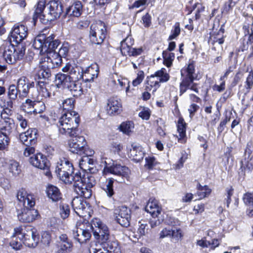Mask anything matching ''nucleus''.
I'll use <instances>...</instances> for the list:
<instances>
[{"instance_id":"nucleus-1","label":"nucleus","mask_w":253,"mask_h":253,"mask_svg":"<svg viewBox=\"0 0 253 253\" xmlns=\"http://www.w3.org/2000/svg\"><path fill=\"white\" fill-rule=\"evenodd\" d=\"M80 121V119L78 113L62 112L57 126L60 133L72 136L76 134L78 131Z\"/></svg>"},{"instance_id":"nucleus-2","label":"nucleus","mask_w":253,"mask_h":253,"mask_svg":"<svg viewBox=\"0 0 253 253\" xmlns=\"http://www.w3.org/2000/svg\"><path fill=\"white\" fill-rule=\"evenodd\" d=\"M73 182L74 190L80 197L85 199L90 198L92 195L91 188L95 183L94 177L88 174L82 177L81 173H76Z\"/></svg>"},{"instance_id":"nucleus-3","label":"nucleus","mask_w":253,"mask_h":253,"mask_svg":"<svg viewBox=\"0 0 253 253\" xmlns=\"http://www.w3.org/2000/svg\"><path fill=\"white\" fill-rule=\"evenodd\" d=\"M181 82L179 84V95H182L190 89L199 93L198 84L194 83L197 80V75L195 73V67L193 63H190L185 70L181 71Z\"/></svg>"},{"instance_id":"nucleus-4","label":"nucleus","mask_w":253,"mask_h":253,"mask_svg":"<svg viewBox=\"0 0 253 253\" xmlns=\"http://www.w3.org/2000/svg\"><path fill=\"white\" fill-rule=\"evenodd\" d=\"M25 50V46L22 44L14 46L10 43L7 42L0 47V53L8 64H13L23 58Z\"/></svg>"},{"instance_id":"nucleus-5","label":"nucleus","mask_w":253,"mask_h":253,"mask_svg":"<svg viewBox=\"0 0 253 253\" xmlns=\"http://www.w3.org/2000/svg\"><path fill=\"white\" fill-rule=\"evenodd\" d=\"M74 170L73 164L64 158L57 162L55 172L60 180L65 183L71 184L75 177Z\"/></svg>"},{"instance_id":"nucleus-6","label":"nucleus","mask_w":253,"mask_h":253,"mask_svg":"<svg viewBox=\"0 0 253 253\" xmlns=\"http://www.w3.org/2000/svg\"><path fill=\"white\" fill-rule=\"evenodd\" d=\"M15 235L20 239L23 238V243L29 248H35L39 242V238L36 234V229L31 226H19L14 228Z\"/></svg>"},{"instance_id":"nucleus-7","label":"nucleus","mask_w":253,"mask_h":253,"mask_svg":"<svg viewBox=\"0 0 253 253\" xmlns=\"http://www.w3.org/2000/svg\"><path fill=\"white\" fill-rule=\"evenodd\" d=\"M56 82L59 87L62 86L68 88L74 96H80L83 94L84 90L80 80L70 81L69 78L66 77L62 73H59L56 76Z\"/></svg>"},{"instance_id":"nucleus-8","label":"nucleus","mask_w":253,"mask_h":253,"mask_svg":"<svg viewBox=\"0 0 253 253\" xmlns=\"http://www.w3.org/2000/svg\"><path fill=\"white\" fill-rule=\"evenodd\" d=\"M63 12V6L58 0H51L47 4V8L44 14L41 16V22L47 24L49 22L59 18Z\"/></svg>"},{"instance_id":"nucleus-9","label":"nucleus","mask_w":253,"mask_h":253,"mask_svg":"<svg viewBox=\"0 0 253 253\" xmlns=\"http://www.w3.org/2000/svg\"><path fill=\"white\" fill-rule=\"evenodd\" d=\"M54 68L51 58L44 57L41 59L39 65L35 68L34 74L39 79H48L51 75V70Z\"/></svg>"},{"instance_id":"nucleus-10","label":"nucleus","mask_w":253,"mask_h":253,"mask_svg":"<svg viewBox=\"0 0 253 253\" xmlns=\"http://www.w3.org/2000/svg\"><path fill=\"white\" fill-rule=\"evenodd\" d=\"M106 29L105 24L102 21H98L92 24L90 28V42L95 44H101L106 37Z\"/></svg>"},{"instance_id":"nucleus-11","label":"nucleus","mask_w":253,"mask_h":253,"mask_svg":"<svg viewBox=\"0 0 253 253\" xmlns=\"http://www.w3.org/2000/svg\"><path fill=\"white\" fill-rule=\"evenodd\" d=\"M93 235L99 237L101 241H111L109 239V231L108 227L100 219L96 218L92 220L90 225Z\"/></svg>"},{"instance_id":"nucleus-12","label":"nucleus","mask_w":253,"mask_h":253,"mask_svg":"<svg viewBox=\"0 0 253 253\" xmlns=\"http://www.w3.org/2000/svg\"><path fill=\"white\" fill-rule=\"evenodd\" d=\"M100 246L104 251L100 248H94L91 245L90 249V253H120V248L117 242L115 241H101Z\"/></svg>"},{"instance_id":"nucleus-13","label":"nucleus","mask_w":253,"mask_h":253,"mask_svg":"<svg viewBox=\"0 0 253 253\" xmlns=\"http://www.w3.org/2000/svg\"><path fill=\"white\" fill-rule=\"evenodd\" d=\"M133 41L131 37H128L121 42V51L123 55L126 56H136L140 55L142 52V48H132Z\"/></svg>"},{"instance_id":"nucleus-14","label":"nucleus","mask_w":253,"mask_h":253,"mask_svg":"<svg viewBox=\"0 0 253 253\" xmlns=\"http://www.w3.org/2000/svg\"><path fill=\"white\" fill-rule=\"evenodd\" d=\"M29 162L33 166L39 169L45 170L44 174L49 176L50 172L49 170V164L46 158L41 153H38L30 157Z\"/></svg>"},{"instance_id":"nucleus-15","label":"nucleus","mask_w":253,"mask_h":253,"mask_svg":"<svg viewBox=\"0 0 253 253\" xmlns=\"http://www.w3.org/2000/svg\"><path fill=\"white\" fill-rule=\"evenodd\" d=\"M72 206L74 211L80 217L86 216V214L88 213V204L82 197H75L72 200Z\"/></svg>"},{"instance_id":"nucleus-16","label":"nucleus","mask_w":253,"mask_h":253,"mask_svg":"<svg viewBox=\"0 0 253 253\" xmlns=\"http://www.w3.org/2000/svg\"><path fill=\"white\" fill-rule=\"evenodd\" d=\"M86 142L83 136H76L69 142L70 151L73 153L82 155L84 150L85 149Z\"/></svg>"},{"instance_id":"nucleus-17","label":"nucleus","mask_w":253,"mask_h":253,"mask_svg":"<svg viewBox=\"0 0 253 253\" xmlns=\"http://www.w3.org/2000/svg\"><path fill=\"white\" fill-rule=\"evenodd\" d=\"M115 213L118 215L116 220L118 223L123 227H127L130 224V210L125 206L119 207L116 211Z\"/></svg>"},{"instance_id":"nucleus-18","label":"nucleus","mask_w":253,"mask_h":253,"mask_svg":"<svg viewBox=\"0 0 253 253\" xmlns=\"http://www.w3.org/2000/svg\"><path fill=\"white\" fill-rule=\"evenodd\" d=\"M38 130L36 128H31L19 135L21 142L26 146H32L37 142Z\"/></svg>"},{"instance_id":"nucleus-19","label":"nucleus","mask_w":253,"mask_h":253,"mask_svg":"<svg viewBox=\"0 0 253 253\" xmlns=\"http://www.w3.org/2000/svg\"><path fill=\"white\" fill-rule=\"evenodd\" d=\"M32 207H24L22 212L18 214L19 220L23 222H31L38 215V211Z\"/></svg>"},{"instance_id":"nucleus-20","label":"nucleus","mask_w":253,"mask_h":253,"mask_svg":"<svg viewBox=\"0 0 253 253\" xmlns=\"http://www.w3.org/2000/svg\"><path fill=\"white\" fill-rule=\"evenodd\" d=\"M28 35V29L23 25L14 26L11 37L13 41L19 43L26 38Z\"/></svg>"},{"instance_id":"nucleus-21","label":"nucleus","mask_w":253,"mask_h":253,"mask_svg":"<svg viewBox=\"0 0 253 253\" xmlns=\"http://www.w3.org/2000/svg\"><path fill=\"white\" fill-rule=\"evenodd\" d=\"M16 197L17 200L22 203L24 207H33L35 205L33 196L28 194L24 189H21L18 191Z\"/></svg>"},{"instance_id":"nucleus-22","label":"nucleus","mask_w":253,"mask_h":253,"mask_svg":"<svg viewBox=\"0 0 253 253\" xmlns=\"http://www.w3.org/2000/svg\"><path fill=\"white\" fill-rule=\"evenodd\" d=\"M122 104L120 99L117 97L110 98L107 101L106 111L110 115L118 114L120 113Z\"/></svg>"},{"instance_id":"nucleus-23","label":"nucleus","mask_w":253,"mask_h":253,"mask_svg":"<svg viewBox=\"0 0 253 253\" xmlns=\"http://www.w3.org/2000/svg\"><path fill=\"white\" fill-rule=\"evenodd\" d=\"M104 170L117 175L126 177L129 173V169L125 166H122L121 165H113L112 166L108 167L106 162Z\"/></svg>"},{"instance_id":"nucleus-24","label":"nucleus","mask_w":253,"mask_h":253,"mask_svg":"<svg viewBox=\"0 0 253 253\" xmlns=\"http://www.w3.org/2000/svg\"><path fill=\"white\" fill-rule=\"evenodd\" d=\"M144 155L142 148L139 144L134 143L131 144L128 156L132 161L138 163L143 160Z\"/></svg>"},{"instance_id":"nucleus-25","label":"nucleus","mask_w":253,"mask_h":253,"mask_svg":"<svg viewBox=\"0 0 253 253\" xmlns=\"http://www.w3.org/2000/svg\"><path fill=\"white\" fill-rule=\"evenodd\" d=\"M55 36L51 34L47 37H45L44 46L43 50L45 53H50L55 51V49L59 45L60 42L58 39H54Z\"/></svg>"},{"instance_id":"nucleus-26","label":"nucleus","mask_w":253,"mask_h":253,"mask_svg":"<svg viewBox=\"0 0 253 253\" xmlns=\"http://www.w3.org/2000/svg\"><path fill=\"white\" fill-rule=\"evenodd\" d=\"M73 238L81 244L90 239L91 234L88 230L76 228V230L73 231Z\"/></svg>"},{"instance_id":"nucleus-27","label":"nucleus","mask_w":253,"mask_h":253,"mask_svg":"<svg viewBox=\"0 0 253 253\" xmlns=\"http://www.w3.org/2000/svg\"><path fill=\"white\" fill-rule=\"evenodd\" d=\"M15 129V125L14 121L2 122L0 126V134L10 138Z\"/></svg>"},{"instance_id":"nucleus-28","label":"nucleus","mask_w":253,"mask_h":253,"mask_svg":"<svg viewBox=\"0 0 253 253\" xmlns=\"http://www.w3.org/2000/svg\"><path fill=\"white\" fill-rule=\"evenodd\" d=\"M17 87L19 91V97L22 99L26 97L29 91L26 77H21L18 80Z\"/></svg>"},{"instance_id":"nucleus-29","label":"nucleus","mask_w":253,"mask_h":253,"mask_svg":"<svg viewBox=\"0 0 253 253\" xmlns=\"http://www.w3.org/2000/svg\"><path fill=\"white\" fill-rule=\"evenodd\" d=\"M99 73L98 65L94 63L88 67L83 72V78L86 81L90 82L97 78Z\"/></svg>"},{"instance_id":"nucleus-30","label":"nucleus","mask_w":253,"mask_h":253,"mask_svg":"<svg viewBox=\"0 0 253 253\" xmlns=\"http://www.w3.org/2000/svg\"><path fill=\"white\" fill-rule=\"evenodd\" d=\"M145 209L152 216H158L161 212V208L159 206L157 200L153 198L149 199Z\"/></svg>"},{"instance_id":"nucleus-31","label":"nucleus","mask_w":253,"mask_h":253,"mask_svg":"<svg viewBox=\"0 0 253 253\" xmlns=\"http://www.w3.org/2000/svg\"><path fill=\"white\" fill-rule=\"evenodd\" d=\"M46 192L47 197L53 202H57L62 199V194L56 186L48 185L46 187Z\"/></svg>"},{"instance_id":"nucleus-32","label":"nucleus","mask_w":253,"mask_h":253,"mask_svg":"<svg viewBox=\"0 0 253 253\" xmlns=\"http://www.w3.org/2000/svg\"><path fill=\"white\" fill-rule=\"evenodd\" d=\"M83 4L80 1H75L66 10V14L70 16L78 17L82 13Z\"/></svg>"},{"instance_id":"nucleus-33","label":"nucleus","mask_w":253,"mask_h":253,"mask_svg":"<svg viewBox=\"0 0 253 253\" xmlns=\"http://www.w3.org/2000/svg\"><path fill=\"white\" fill-rule=\"evenodd\" d=\"M160 86V83L154 75H152L147 77L145 86V90L147 91H155Z\"/></svg>"},{"instance_id":"nucleus-34","label":"nucleus","mask_w":253,"mask_h":253,"mask_svg":"<svg viewBox=\"0 0 253 253\" xmlns=\"http://www.w3.org/2000/svg\"><path fill=\"white\" fill-rule=\"evenodd\" d=\"M45 41V36L44 35H41L37 36L33 42L32 45L33 47L38 50L40 54L45 53V51L43 50Z\"/></svg>"},{"instance_id":"nucleus-35","label":"nucleus","mask_w":253,"mask_h":253,"mask_svg":"<svg viewBox=\"0 0 253 253\" xmlns=\"http://www.w3.org/2000/svg\"><path fill=\"white\" fill-rule=\"evenodd\" d=\"M57 247H61L68 252H71L73 247V243L70 240L66 234H62L59 236Z\"/></svg>"},{"instance_id":"nucleus-36","label":"nucleus","mask_w":253,"mask_h":253,"mask_svg":"<svg viewBox=\"0 0 253 253\" xmlns=\"http://www.w3.org/2000/svg\"><path fill=\"white\" fill-rule=\"evenodd\" d=\"M224 29L220 28L219 31L216 34H213L211 35L209 42L213 44L215 42H217L219 44H222L224 42Z\"/></svg>"},{"instance_id":"nucleus-37","label":"nucleus","mask_w":253,"mask_h":253,"mask_svg":"<svg viewBox=\"0 0 253 253\" xmlns=\"http://www.w3.org/2000/svg\"><path fill=\"white\" fill-rule=\"evenodd\" d=\"M114 179L109 178L106 179L105 183L101 185L102 189L105 191L108 197L111 198L114 194L113 189Z\"/></svg>"},{"instance_id":"nucleus-38","label":"nucleus","mask_w":253,"mask_h":253,"mask_svg":"<svg viewBox=\"0 0 253 253\" xmlns=\"http://www.w3.org/2000/svg\"><path fill=\"white\" fill-rule=\"evenodd\" d=\"M45 7V0H40L37 3V8L33 15V20L35 21L38 18H39L41 21V16L44 14V11H43Z\"/></svg>"},{"instance_id":"nucleus-39","label":"nucleus","mask_w":253,"mask_h":253,"mask_svg":"<svg viewBox=\"0 0 253 253\" xmlns=\"http://www.w3.org/2000/svg\"><path fill=\"white\" fill-rule=\"evenodd\" d=\"M63 74L66 77L69 78L70 81H79L82 79H83V71H81L80 68L77 66H75L71 75H67L64 74Z\"/></svg>"},{"instance_id":"nucleus-40","label":"nucleus","mask_w":253,"mask_h":253,"mask_svg":"<svg viewBox=\"0 0 253 253\" xmlns=\"http://www.w3.org/2000/svg\"><path fill=\"white\" fill-rule=\"evenodd\" d=\"M75 102V100L73 98H69L63 100L62 103V107L63 110V112H75L72 111L74 108Z\"/></svg>"},{"instance_id":"nucleus-41","label":"nucleus","mask_w":253,"mask_h":253,"mask_svg":"<svg viewBox=\"0 0 253 253\" xmlns=\"http://www.w3.org/2000/svg\"><path fill=\"white\" fill-rule=\"evenodd\" d=\"M154 75L160 83L167 82L169 79V75L167 73L165 68L157 71Z\"/></svg>"},{"instance_id":"nucleus-42","label":"nucleus","mask_w":253,"mask_h":253,"mask_svg":"<svg viewBox=\"0 0 253 253\" xmlns=\"http://www.w3.org/2000/svg\"><path fill=\"white\" fill-rule=\"evenodd\" d=\"M12 236V239L10 242V246L15 250L17 251L21 249L22 246L23 238H19L18 236L15 235V231Z\"/></svg>"},{"instance_id":"nucleus-43","label":"nucleus","mask_w":253,"mask_h":253,"mask_svg":"<svg viewBox=\"0 0 253 253\" xmlns=\"http://www.w3.org/2000/svg\"><path fill=\"white\" fill-rule=\"evenodd\" d=\"M163 57L164 58V64L168 67H169L174 60V54L168 50H165L163 52Z\"/></svg>"},{"instance_id":"nucleus-44","label":"nucleus","mask_w":253,"mask_h":253,"mask_svg":"<svg viewBox=\"0 0 253 253\" xmlns=\"http://www.w3.org/2000/svg\"><path fill=\"white\" fill-rule=\"evenodd\" d=\"M197 195L199 197V199L204 198L209 195L211 192V189L208 186H202L200 184L197 186Z\"/></svg>"},{"instance_id":"nucleus-45","label":"nucleus","mask_w":253,"mask_h":253,"mask_svg":"<svg viewBox=\"0 0 253 253\" xmlns=\"http://www.w3.org/2000/svg\"><path fill=\"white\" fill-rule=\"evenodd\" d=\"M186 124L183 118H180L177 123V131L180 138H183L186 136Z\"/></svg>"},{"instance_id":"nucleus-46","label":"nucleus","mask_w":253,"mask_h":253,"mask_svg":"<svg viewBox=\"0 0 253 253\" xmlns=\"http://www.w3.org/2000/svg\"><path fill=\"white\" fill-rule=\"evenodd\" d=\"M133 127V123L131 121L124 122L120 126L121 130L127 135H129Z\"/></svg>"},{"instance_id":"nucleus-47","label":"nucleus","mask_w":253,"mask_h":253,"mask_svg":"<svg viewBox=\"0 0 253 253\" xmlns=\"http://www.w3.org/2000/svg\"><path fill=\"white\" fill-rule=\"evenodd\" d=\"M34 104L33 110H32V113L34 114L42 113L45 109V106L43 101H35Z\"/></svg>"},{"instance_id":"nucleus-48","label":"nucleus","mask_w":253,"mask_h":253,"mask_svg":"<svg viewBox=\"0 0 253 253\" xmlns=\"http://www.w3.org/2000/svg\"><path fill=\"white\" fill-rule=\"evenodd\" d=\"M241 169L245 172H250L253 169V159H250L249 160H247L246 158L241 162Z\"/></svg>"},{"instance_id":"nucleus-49","label":"nucleus","mask_w":253,"mask_h":253,"mask_svg":"<svg viewBox=\"0 0 253 253\" xmlns=\"http://www.w3.org/2000/svg\"><path fill=\"white\" fill-rule=\"evenodd\" d=\"M244 204L250 208H253V193L250 192H246L242 197Z\"/></svg>"},{"instance_id":"nucleus-50","label":"nucleus","mask_w":253,"mask_h":253,"mask_svg":"<svg viewBox=\"0 0 253 253\" xmlns=\"http://www.w3.org/2000/svg\"><path fill=\"white\" fill-rule=\"evenodd\" d=\"M59 209L60 214L63 219H66L69 216L70 211L69 207L67 204L61 202L59 205Z\"/></svg>"},{"instance_id":"nucleus-51","label":"nucleus","mask_w":253,"mask_h":253,"mask_svg":"<svg viewBox=\"0 0 253 253\" xmlns=\"http://www.w3.org/2000/svg\"><path fill=\"white\" fill-rule=\"evenodd\" d=\"M19 91L17 86L14 84H11L9 85L7 95L9 99L15 100L17 98Z\"/></svg>"},{"instance_id":"nucleus-52","label":"nucleus","mask_w":253,"mask_h":253,"mask_svg":"<svg viewBox=\"0 0 253 253\" xmlns=\"http://www.w3.org/2000/svg\"><path fill=\"white\" fill-rule=\"evenodd\" d=\"M9 169L10 172L12 173L14 175H18L21 172L19 164L15 161H10L9 165Z\"/></svg>"},{"instance_id":"nucleus-53","label":"nucleus","mask_w":253,"mask_h":253,"mask_svg":"<svg viewBox=\"0 0 253 253\" xmlns=\"http://www.w3.org/2000/svg\"><path fill=\"white\" fill-rule=\"evenodd\" d=\"M180 31L181 29L179 23H175L173 26V28L171 31V35L169 36L168 40L171 41L176 39L179 35Z\"/></svg>"},{"instance_id":"nucleus-54","label":"nucleus","mask_w":253,"mask_h":253,"mask_svg":"<svg viewBox=\"0 0 253 253\" xmlns=\"http://www.w3.org/2000/svg\"><path fill=\"white\" fill-rule=\"evenodd\" d=\"M170 238L175 242H178L183 236L182 231L179 228L175 227L171 228Z\"/></svg>"},{"instance_id":"nucleus-55","label":"nucleus","mask_w":253,"mask_h":253,"mask_svg":"<svg viewBox=\"0 0 253 253\" xmlns=\"http://www.w3.org/2000/svg\"><path fill=\"white\" fill-rule=\"evenodd\" d=\"M35 101H32L30 99H27L23 104V110L28 113H32V110L34 108V103Z\"/></svg>"},{"instance_id":"nucleus-56","label":"nucleus","mask_w":253,"mask_h":253,"mask_svg":"<svg viewBox=\"0 0 253 253\" xmlns=\"http://www.w3.org/2000/svg\"><path fill=\"white\" fill-rule=\"evenodd\" d=\"M155 123L157 124L158 128L157 131L158 134L162 136L165 135L164 127H165V122L161 118H158L155 120Z\"/></svg>"},{"instance_id":"nucleus-57","label":"nucleus","mask_w":253,"mask_h":253,"mask_svg":"<svg viewBox=\"0 0 253 253\" xmlns=\"http://www.w3.org/2000/svg\"><path fill=\"white\" fill-rule=\"evenodd\" d=\"M245 83L246 91L245 94H246L249 92L250 89L253 85V72L251 71L249 73Z\"/></svg>"},{"instance_id":"nucleus-58","label":"nucleus","mask_w":253,"mask_h":253,"mask_svg":"<svg viewBox=\"0 0 253 253\" xmlns=\"http://www.w3.org/2000/svg\"><path fill=\"white\" fill-rule=\"evenodd\" d=\"M12 110L9 109H3L0 114V117L3 122L9 121H14L13 119L10 118L9 116L12 115Z\"/></svg>"},{"instance_id":"nucleus-59","label":"nucleus","mask_w":253,"mask_h":253,"mask_svg":"<svg viewBox=\"0 0 253 253\" xmlns=\"http://www.w3.org/2000/svg\"><path fill=\"white\" fill-rule=\"evenodd\" d=\"M69 51V45L68 43H64L58 50L57 53L55 52V56H59L65 57Z\"/></svg>"},{"instance_id":"nucleus-60","label":"nucleus","mask_w":253,"mask_h":253,"mask_svg":"<svg viewBox=\"0 0 253 253\" xmlns=\"http://www.w3.org/2000/svg\"><path fill=\"white\" fill-rule=\"evenodd\" d=\"M10 138L0 134V150H5L9 145Z\"/></svg>"},{"instance_id":"nucleus-61","label":"nucleus","mask_w":253,"mask_h":253,"mask_svg":"<svg viewBox=\"0 0 253 253\" xmlns=\"http://www.w3.org/2000/svg\"><path fill=\"white\" fill-rule=\"evenodd\" d=\"M139 224H140V225L137 230V233L139 234L140 236H144L148 233V226L146 222L144 221H143V222H139Z\"/></svg>"},{"instance_id":"nucleus-62","label":"nucleus","mask_w":253,"mask_h":253,"mask_svg":"<svg viewBox=\"0 0 253 253\" xmlns=\"http://www.w3.org/2000/svg\"><path fill=\"white\" fill-rule=\"evenodd\" d=\"M144 73L142 71H139L137 73V78L132 81V84L134 86L139 85L143 80Z\"/></svg>"},{"instance_id":"nucleus-63","label":"nucleus","mask_w":253,"mask_h":253,"mask_svg":"<svg viewBox=\"0 0 253 253\" xmlns=\"http://www.w3.org/2000/svg\"><path fill=\"white\" fill-rule=\"evenodd\" d=\"M146 164L145 166L149 169H152L155 166L156 162L153 157H148L145 158Z\"/></svg>"},{"instance_id":"nucleus-64","label":"nucleus","mask_w":253,"mask_h":253,"mask_svg":"<svg viewBox=\"0 0 253 253\" xmlns=\"http://www.w3.org/2000/svg\"><path fill=\"white\" fill-rule=\"evenodd\" d=\"M230 121V116H228L227 115H226L224 119H223V120H222L221 121L219 126L217 127V130L219 133H221L223 131V130L224 129V126H225L226 124Z\"/></svg>"}]
</instances>
